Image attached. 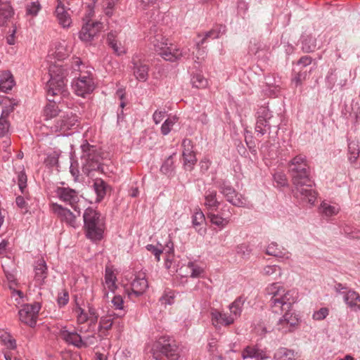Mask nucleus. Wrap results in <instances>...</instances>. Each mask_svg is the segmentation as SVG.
<instances>
[{
  "label": "nucleus",
  "mask_w": 360,
  "mask_h": 360,
  "mask_svg": "<svg viewBox=\"0 0 360 360\" xmlns=\"http://www.w3.org/2000/svg\"><path fill=\"white\" fill-rule=\"evenodd\" d=\"M288 172L293 185L294 197L313 205L316 193L312 188L310 167L305 156L299 155L288 163Z\"/></svg>",
  "instance_id": "obj_1"
},
{
  "label": "nucleus",
  "mask_w": 360,
  "mask_h": 360,
  "mask_svg": "<svg viewBox=\"0 0 360 360\" xmlns=\"http://www.w3.org/2000/svg\"><path fill=\"white\" fill-rule=\"evenodd\" d=\"M49 75L50 79L46 86L49 103L44 110V115L47 120L56 117L60 112L56 104L60 100L56 99L55 97L68 95L66 70L60 66H51L49 69Z\"/></svg>",
  "instance_id": "obj_2"
},
{
  "label": "nucleus",
  "mask_w": 360,
  "mask_h": 360,
  "mask_svg": "<svg viewBox=\"0 0 360 360\" xmlns=\"http://www.w3.org/2000/svg\"><path fill=\"white\" fill-rule=\"evenodd\" d=\"M266 292L271 296L269 305L271 311L276 314L281 313L283 310H289L297 300L296 290H286L278 283L269 285L266 288Z\"/></svg>",
  "instance_id": "obj_3"
},
{
  "label": "nucleus",
  "mask_w": 360,
  "mask_h": 360,
  "mask_svg": "<svg viewBox=\"0 0 360 360\" xmlns=\"http://www.w3.org/2000/svg\"><path fill=\"white\" fill-rule=\"evenodd\" d=\"M151 352L155 360H179L181 356V349L176 340L166 335L153 344Z\"/></svg>",
  "instance_id": "obj_4"
},
{
  "label": "nucleus",
  "mask_w": 360,
  "mask_h": 360,
  "mask_svg": "<svg viewBox=\"0 0 360 360\" xmlns=\"http://www.w3.org/2000/svg\"><path fill=\"white\" fill-rule=\"evenodd\" d=\"M83 220L86 238L94 242L101 240L105 230L101 214L92 207H88L84 212Z\"/></svg>",
  "instance_id": "obj_5"
},
{
  "label": "nucleus",
  "mask_w": 360,
  "mask_h": 360,
  "mask_svg": "<svg viewBox=\"0 0 360 360\" xmlns=\"http://www.w3.org/2000/svg\"><path fill=\"white\" fill-rule=\"evenodd\" d=\"M81 150L80 163L82 172L86 176H89L92 172L98 171L101 167L102 160L98 148L84 140L81 145Z\"/></svg>",
  "instance_id": "obj_6"
},
{
  "label": "nucleus",
  "mask_w": 360,
  "mask_h": 360,
  "mask_svg": "<svg viewBox=\"0 0 360 360\" xmlns=\"http://www.w3.org/2000/svg\"><path fill=\"white\" fill-rule=\"evenodd\" d=\"M280 122L277 117H274L272 112L266 106H260L256 112V124L255 132L258 136H263L268 131L271 134L270 129L272 127L276 128V135L278 134V131Z\"/></svg>",
  "instance_id": "obj_7"
},
{
  "label": "nucleus",
  "mask_w": 360,
  "mask_h": 360,
  "mask_svg": "<svg viewBox=\"0 0 360 360\" xmlns=\"http://www.w3.org/2000/svg\"><path fill=\"white\" fill-rule=\"evenodd\" d=\"M150 43L153 46L154 51L158 52L165 60L174 62L184 56L183 51L179 49L173 47L172 44L168 46L167 39L161 34L150 37Z\"/></svg>",
  "instance_id": "obj_8"
},
{
  "label": "nucleus",
  "mask_w": 360,
  "mask_h": 360,
  "mask_svg": "<svg viewBox=\"0 0 360 360\" xmlns=\"http://www.w3.org/2000/svg\"><path fill=\"white\" fill-rule=\"evenodd\" d=\"M214 184L229 202L236 207L245 206L247 202L245 198L237 193L229 181L225 179H218Z\"/></svg>",
  "instance_id": "obj_9"
},
{
  "label": "nucleus",
  "mask_w": 360,
  "mask_h": 360,
  "mask_svg": "<svg viewBox=\"0 0 360 360\" xmlns=\"http://www.w3.org/2000/svg\"><path fill=\"white\" fill-rule=\"evenodd\" d=\"M41 307V304L37 302L22 305L18 311L20 321L30 327H34Z\"/></svg>",
  "instance_id": "obj_10"
},
{
  "label": "nucleus",
  "mask_w": 360,
  "mask_h": 360,
  "mask_svg": "<svg viewBox=\"0 0 360 360\" xmlns=\"http://www.w3.org/2000/svg\"><path fill=\"white\" fill-rule=\"evenodd\" d=\"M56 194L60 200L70 205L77 215H80L81 209L78 205L79 197L77 191L69 187H58L56 189Z\"/></svg>",
  "instance_id": "obj_11"
},
{
  "label": "nucleus",
  "mask_w": 360,
  "mask_h": 360,
  "mask_svg": "<svg viewBox=\"0 0 360 360\" xmlns=\"http://www.w3.org/2000/svg\"><path fill=\"white\" fill-rule=\"evenodd\" d=\"M289 310H283L285 314L278 320L277 323V329L283 333H291L293 332L298 323H299V318L295 314Z\"/></svg>",
  "instance_id": "obj_12"
},
{
  "label": "nucleus",
  "mask_w": 360,
  "mask_h": 360,
  "mask_svg": "<svg viewBox=\"0 0 360 360\" xmlns=\"http://www.w3.org/2000/svg\"><path fill=\"white\" fill-rule=\"evenodd\" d=\"M103 28L102 23L98 21H88L79 32V38L85 42L91 41Z\"/></svg>",
  "instance_id": "obj_13"
},
{
  "label": "nucleus",
  "mask_w": 360,
  "mask_h": 360,
  "mask_svg": "<svg viewBox=\"0 0 360 360\" xmlns=\"http://www.w3.org/2000/svg\"><path fill=\"white\" fill-rule=\"evenodd\" d=\"M148 288V282L143 272H139L135 275L134 279L131 283V292L127 290L129 297L134 295L138 297L142 295Z\"/></svg>",
  "instance_id": "obj_14"
},
{
  "label": "nucleus",
  "mask_w": 360,
  "mask_h": 360,
  "mask_svg": "<svg viewBox=\"0 0 360 360\" xmlns=\"http://www.w3.org/2000/svg\"><path fill=\"white\" fill-rule=\"evenodd\" d=\"M72 89L75 94L79 96H84L90 94L94 89L93 79L89 77H81L72 82Z\"/></svg>",
  "instance_id": "obj_15"
},
{
  "label": "nucleus",
  "mask_w": 360,
  "mask_h": 360,
  "mask_svg": "<svg viewBox=\"0 0 360 360\" xmlns=\"http://www.w3.org/2000/svg\"><path fill=\"white\" fill-rule=\"evenodd\" d=\"M181 146L183 147L184 165L187 169L191 171L197 162L195 153L193 150L192 141L185 139L183 140Z\"/></svg>",
  "instance_id": "obj_16"
},
{
  "label": "nucleus",
  "mask_w": 360,
  "mask_h": 360,
  "mask_svg": "<svg viewBox=\"0 0 360 360\" xmlns=\"http://www.w3.org/2000/svg\"><path fill=\"white\" fill-rule=\"evenodd\" d=\"M53 212L60 217L62 221H64L69 226L77 228L78 223L77 222V217L70 210L63 207L62 205L53 204Z\"/></svg>",
  "instance_id": "obj_17"
},
{
  "label": "nucleus",
  "mask_w": 360,
  "mask_h": 360,
  "mask_svg": "<svg viewBox=\"0 0 360 360\" xmlns=\"http://www.w3.org/2000/svg\"><path fill=\"white\" fill-rule=\"evenodd\" d=\"M242 357L256 360H264L269 358L266 352L259 345H251L245 347L242 352Z\"/></svg>",
  "instance_id": "obj_18"
},
{
  "label": "nucleus",
  "mask_w": 360,
  "mask_h": 360,
  "mask_svg": "<svg viewBox=\"0 0 360 360\" xmlns=\"http://www.w3.org/2000/svg\"><path fill=\"white\" fill-rule=\"evenodd\" d=\"M212 324L217 328L219 326H229L233 324L235 319L228 313L213 309L211 311Z\"/></svg>",
  "instance_id": "obj_19"
},
{
  "label": "nucleus",
  "mask_w": 360,
  "mask_h": 360,
  "mask_svg": "<svg viewBox=\"0 0 360 360\" xmlns=\"http://www.w3.org/2000/svg\"><path fill=\"white\" fill-rule=\"evenodd\" d=\"M118 32L110 31L107 35V44L117 56L126 53V49L122 43L117 39Z\"/></svg>",
  "instance_id": "obj_20"
},
{
  "label": "nucleus",
  "mask_w": 360,
  "mask_h": 360,
  "mask_svg": "<svg viewBox=\"0 0 360 360\" xmlns=\"http://www.w3.org/2000/svg\"><path fill=\"white\" fill-rule=\"evenodd\" d=\"M14 15V10L8 1L0 0V27L6 26Z\"/></svg>",
  "instance_id": "obj_21"
},
{
  "label": "nucleus",
  "mask_w": 360,
  "mask_h": 360,
  "mask_svg": "<svg viewBox=\"0 0 360 360\" xmlns=\"http://www.w3.org/2000/svg\"><path fill=\"white\" fill-rule=\"evenodd\" d=\"M131 63L133 64L134 75L136 79L140 82H146L148 78V65L136 60L135 57L132 58Z\"/></svg>",
  "instance_id": "obj_22"
},
{
  "label": "nucleus",
  "mask_w": 360,
  "mask_h": 360,
  "mask_svg": "<svg viewBox=\"0 0 360 360\" xmlns=\"http://www.w3.org/2000/svg\"><path fill=\"white\" fill-rule=\"evenodd\" d=\"M60 336L66 342L73 345L77 347L80 348L86 345L82 341L81 335L76 332H70L65 329H62L60 331Z\"/></svg>",
  "instance_id": "obj_23"
},
{
  "label": "nucleus",
  "mask_w": 360,
  "mask_h": 360,
  "mask_svg": "<svg viewBox=\"0 0 360 360\" xmlns=\"http://www.w3.org/2000/svg\"><path fill=\"white\" fill-rule=\"evenodd\" d=\"M34 280L37 285H41L44 283L47 277V266L43 259H38L34 264Z\"/></svg>",
  "instance_id": "obj_24"
},
{
  "label": "nucleus",
  "mask_w": 360,
  "mask_h": 360,
  "mask_svg": "<svg viewBox=\"0 0 360 360\" xmlns=\"http://www.w3.org/2000/svg\"><path fill=\"white\" fill-rule=\"evenodd\" d=\"M344 301L352 310L360 311V295L354 290L343 292Z\"/></svg>",
  "instance_id": "obj_25"
},
{
  "label": "nucleus",
  "mask_w": 360,
  "mask_h": 360,
  "mask_svg": "<svg viewBox=\"0 0 360 360\" xmlns=\"http://www.w3.org/2000/svg\"><path fill=\"white\" fill-rule=\"evenodd\" d=\"M15 85L13 77L10 71H3L0 75V91L8 92Z\"/></svg>",
  "instance_id": "obj_26"
},
{
  "label": "nucleus",
  "mask_w": 360,
  "mask_h": 360,
  "mask_svg": "<svg viewBox=\"0 0 360 360\" xmlns=\"http://www.w3.org/2000/svg\"><path fill=\"white\" fill-rule=\"evenodd\" d=\"M56 17L60 25L63 27H68L71 24V18L66 11L64 5L60 1L56 8Z\"/></svg>",
  "instance_id": "obj_27"
},
{
  "label": "nucleus",
  "mask_w": 360,
  "mask_h": 360,
  "mask_svg": "<svg viewBox=\"0 0 360 360\" xmlns=\"http://www.w3.org/2000/svg\"><path fill=\"white\" fill-rule=\"evenodd\" d=\"M266 254L283 259L290 258V253L283 248L278 246L276 243H271L266 248Z\"/></svg>",
  "instance_id": "obj_28"
},
{
  "label": "nucleus",
  "mask_w": 360,
  "mask_h": 360,
  "mask_svg": "<svg viewBox=\"0 0 360 360\" xmlns=\"http://www.w3.org/2000/svg\"><path fill=\"white\" fill-rule=\"evenodd\" d=\"M298 354L294 349L286 347H280L274 353L275 360H296Z\"/></svg>",
  "instance_id": "obj_29"
},
{
  "label": "nucleus",
  "mask_w": 360,
  "mask_h": 360,
  "mask_svg": "<svg viewBox=\"0 0 360 360\" xmlns=\"http://www.w3.org/2000/svg\"><path fill=\"white\" fill-rule=\"evenodd\" d=\"M93 187L96 194V202L101 201L106 195L110 186L101 179L94 180Z\"/></svg>",
  "instance_id": "obj_30"
},
{
  "label": "nucleus",
  "mask_w": 360,
  "mask_h": 360,
  "mask_svg": "<svg viewBox=\"0 0 360 360\" xmlns=\"http://www.w3.org/2000/svg\"><path fill=\"white\" fill-rule=\"evenodd\" d=\"M205 205L211 210H217L220 205L217 198V191L213 189L205 191Z\"/></svg>",
  "instance_id": "obj_31"
},
{
  "label": "nucleus",
  "mask_w": 360,
  "mask_h": 360,
  "mask_svg": "<svg viewBox=\"0 0 360 360\" xmlns=\"http://www.w3.org/2000/svg\"><path fill=\"white\" fill-rule=\"evenodd\" d=\"M245 302V299L240 296L229 305L230 315L235 320L240 317Z\"/></svg>",
  "instance_id": "obj_32"
},
{
  "label": "nucleus",
  "mask_w": 360,
  "mask_h": 360,
  "mask_svg": "<svg viewBox=\"0 0 360 360\" xmlns=\"http://www.w3.org/2000/svg\"><path fill=\"white\" fill-rule=\"evenodd\" d=\"M17 104L18 103L14 99H10L8 97L4 98L0 101V105L2 107L1 115L8 119Z\"/></svg>",
  "instance_id": "obj_33"
},
{
  "label": "nucleus",
  "mask_w": 360,
  "mask_h": 360,
  "mask_svg": "<svg viewBox=\"0 0 360 360\" xmlns=\"http://www.w3.org/2000/svg\"><path fill=\"white\" fill-rule=\"evenodd\" d=\"M230 214H231L230 213ZM230 216L231 215L223 217L219 214L209 213L207 214L210 222L220 229H224L229 223Z\"/></svg>",
  "instance_id": "obj_34"
},
{
  "label": "nucleus",
  "mask_w": 360,
  "mask_h": 360,
  "mask_svg": "<svg viewBox=\"0 0 360 360\" xmlns=\"http://www.w3.org/2000/svg\"><path fill=\"white\" fill-rule=\"evenodd\" d=\"M60 122V127L61 129H69L71 127L77 125L78 118L76 115L70 112L64 115Z\"/></svg>",
  "instance_id": "obj_35"
},
{
  "label": "nucleus",
  "mask_w": 360,
  "mask_h": 360,
  "mask_svg": "<svg viewBox=\"0 0 360 360\" xmlns=\"http://www.w3.org/2000/svg\"><path fill=\"white\" fill-rule=\"evenodd\" d=\"M360 153L358 141H349L348 142V160L351 163H354L359 158Z\"/></svg>",
  "instance_id": "obj_36"
},
{
  "label": "nucleus",
  "mask_w": 360,
  "mask_h": 360,
  "mask_svg": "<svg viewBox=\"0 0 360 360\" xmlns=\"http://www.w3.org/2000/svg\"><path fill=\"white\" fill-rule=\"evenodd\" d=\"M316 48V39L311 35H307L302 41V49L305 53L313 52Z\"/></svg>",
  "instance_id": "obj_37"
},
{
  "label": "nucleus",
  "mask_w": 360,
  "mask_h": 360,
  "mask_svg": "<svg viewBox=\"0 0 360 360\" xmlns=\"http://www.w3.org/2000/svg\"><path fill=\"white\" fill-rule=\"evenodd\" d=\"M176 153L169 155L163 162L160 167V171L165 174H170L174 169L173 156Z\"/></svg>",
  "instance_id": "obj_38"
},
{
  "label": "nucleus",
  "mask_w": 360,
  "mask_h": 360,
  "mask_svg": "<svg viewBox=\"0 0 360 360\" xmlns=\"http://www.w3.org/2000/svg\"><path fill=\"white\" fill-rule=\"evenodd\" d=\"M191 84L193 87L200 89L205 88L207 86V80L203 75L200 74H195L191 78Z\"/></svg>",
  "instance_id": "obj_39"
},
{
  "label": "nucleus",
  "mask_w": 360,
  "mask_h": 360,
  "mask_svg": "<svg viewBox=\"0 0 360 360\" xmlns=\"http://www.w3.org/2000/svg\"><path fill=\"white\" fill-rule=\"evenodd\" d=\"M176 121L177 118L175 116L168 117L162 124L161 133L165 136L167 135Z\"/></svg>",
  "instance_id": "obj_40"
},
{
  "label": "nucleus",
  "mask_w": 360,
  "mask_h": 360,
  "mask_svg": "<svg viewBox=\"0 0 360 360\" xmlns=\"http://www.w3.org/2000/svg\"><path fill=\"white\" fill-rule=\"evenodd\" d=\"M262 274L264 276H272L274 274H278V277H281L282 274L281 269L277 265L266 266L264 267Z\"/></svg>",
  "instance_id": "obj_41"
},
{
  "label": "nucleus",
  "mask_w": 360,
  "mask_h": 360,
  "mask_svg": "<svg viewBox=\"0 0 360 360\" xmlns=\"http://www.w3.org/2000/svg\"><path fill=\"white\" fill-rule=\"evenodd\" d=\"M41 9V5L39 1H33L26 6V13L27 15L35 16Z\"/></svg>",
  "instance_id": "obj_42"
},
{
  "label": "nucleus",
  "mask_w": 360,
  "mask_h": 360,
  "mask_svg": "<svg viewBox=\"0 0 360 360\" xmlns=\"http://www.w3.org/2000/svg\"><path fill=\"white\" fill-rule=\"evenodd\" d=\"M320 210L327 217L336 214L338 212V208H336L334 206L330 205L326 202L321 204Z\"/></svg>",
  "instance_id": "obj_43"
},
{
  "label": "nucleus",
  "mask_w": 360,
  "mask_h": 360,
  "mask_svg": "<svg viewBox=\"0 0 360 360\" xmlns=\"http://www.w3.org/2000/svg\"><path fill=\"white\" fill-rule=\"evenodd\" d=\"M27 175L24 170H22L18 175V184L22 193H25L27 187Z\"/></svg>",
  "instance_id": "obj_44"
},
{
  "label": "nucleus",
  "mask_w": 360,
  "mask_h": 360,
  "mask_svg": "<svg viewBox=\"0 0 360 360\" xmlns=\"http://www.w3.org/2000/svg\"><path fill=\"white\" fill-rule=\"evenodd\" d=\"M174 295L172 291H165L164 294L160 298V302L162 304L170 305L173 303Z\"/></svg>",
  "instance_id": "obj_45"
},
{
  "label": "nucleus",
  "mask_w": 360,
  "mask_h": 360,
  "mask_svg": "<svg viewBox=\"0 0 360 360\" xmlns=\"http://www.w3.org/2000/svg\"><path fill=\"white\" fill-rule=\"evenodd\" d=\"M205 221V215L202 212H196L192 217L193 226L195 228L200 226Z\"/></svg>",
  "instance_id": "obj_46"
},
{
  "label": "nucleus",
  "mask_w": 360,
  "mask_h": 360,
  "mask_svg": "<svg viewBox=\"0 0 360 360\" xmlns=\"http://www.w3.org/2000/svg\"><path fill=\"white\" fill-rule=\"evenodd\" d=\"M274 179L278 186L285 187L288 186V180L285 174L281 172L276 173Z\"/></svg>",
  "instance_id": "obj_47"
},
{
  "label": "nucleus",
  "mask_w": 360,
  "mask_h": 360,
  "mask_svg": "<svg viewBox=\"0 0 360 360\" xmlns=\"http://www.w3.org/2000/svg\"><path fill=\"white\" fill-rule=\"evenodd\" d=\"M69 301V293L67 290L60 292L57 297V303L60 307L65 306Z\"/></svg>",
  "instance_id": "obj_48"
},
{
  "label": "nucleus",
  "mask_w": 360,
  "mask_h": 360,
  "mask_svg": "<svg viewBox=\"0 0 360 360\" xmlns=\"http://www.w3.org/2000/svg\"><path fill=\"white\" fill-rule=\"evenodd\" d=\"M219 36V32H217L216 30H212L206 32L205 36L203 37V38L200 41L197 42V46L199 47L200 46H201L204 43H205L207 39L210 38V39H214L218 38Z\"/></svg>",
  "instance_id": "obj_49"
},
{
  "label": "nucleus",
  "mask_w": 360,
  "mask_h": 360,
  "mask_svg": "<svg viewBox=\"0 0 360 360\" xmlns=\"http://www.w3.org/2000/svg\"><path fill=\"white\" fill-rule=\"evenodd\" d=\"M188 267L191 269V276L192 278H198L203 273V269L193 262H188Z\"/></svg>",
  "instance_id": "obj_50"
},
{
  "label": "nucleus",
  "mask_w": 360,
  "mask_h": 360,
  "mask_svg": "<svg viewBox=\"0 0 360 360\" xmlns=\"http://www.w3.org/2000/svg\"><path fill=\"white\" fill-rule=\"evenodd\" d=\"M75 311L77 313V321L79 323H84L89 320L88 314L79 306L76 307Z\"/></svg>",
  "instance_id": "obj_51"
},
{
  "label": "nucleus",
  "mask_w": 360,
  "mask_h": 360,
  "mask_svg": "<svg viewBox=\"0 0 360 360\" xmlns=\"http://www.w3.org/2000/svg\"><path fill=\"white\" fill-rule=\"evenodd\" d=\"M10 124L8 119L1 116L0 117V137L4 136L9 129Z\"/></svg>",
  "instance_id": "obj_52"
},
{
  "label": "nucleus",
  "mask_w": 360,
  "mask_h": 360,
  "mask_svg": "<svg viewBox=\"0 0 360 360\" xmlns=\"http://www.w3.org/2000/svg\"><path fill=\"white\" fill-rule=\"evenodd\" d=\"M236 253L242 257H248L250 254V250L245 244L238 245L236 248Z\"/></svg>",
  "instance_id": "obj_53"
},
{
  "label": "nucleus",
  "mask_w": 360,
  "mask_h": 360,
  "mask_svg": "<svg viewBox=\"0 0 360 360\" xmlns=\"http://www.w3.org/2000/svg\"><path fill=\"white\" fill-rule=\"evenodd\" d=\"M328 308L323 307L313 314V319L316 321L323 320L328 315Z\"/></svg>",
  "instance_id": "obj_54"
},
{
  "label": "nucleus",
  "mask_w": 360,
  "mask_h": 360,
  "mask_svg": "<svg viewBox=\"0 0 360 360\" xmlns=\"http://www.w3.org/2000/svg\"><path fill=\"white\" fill-rule=\"evenodd\" d=\"M45 163L50 167H58V156L57 154L53 153L49 155L45 160Z\"/></svg>",
  "instance_id": "obj_55"
},
{
  "label": "nucleus",
  "mask_w": 360,
  "mask_h": 360,
  "mask_svg": "<svg viewBox=\"0 0 360 360\" xmlns=\"http://www.w3.org/2000/svg\"><path fill=\"white\" fill-rule=\"evenodd\" d=\"M112 325V321L110 318L102 317L99 322V330L103 329L108 330L111 328Z\"/></svg>",
  "instance_id": "obj_56"
},
{
  "label": "nucleus",
  "mask_w": 360,
  "mask_h": 360,
  "mask_svg": "<svg viewBox=\"0 0 360 360\" xmlns=\"http://www.w3.org/2000/svg\"><path fill=\"white\" fill-rule=\"evenodd\" d=\"M146 250L151 252L155 257L157 261H160V255L163 252L162 248H158L153 245L148 244L146 247Z\"/></svg>",
  "instance_id": "obj_57"
},
{
  "label": "nucleus",
  "mask_w": 360,
  "mask_h": 360,
  "mask_svg": "<svg viewBox=\"0 0 360 360\" xmlns=\"http://www.w3.org/2000/svg\"><path fill=\"white\" fill-rule=\"evenodd\" d=\"M115 278H114L112 273H108L106 271L105 276V283L108 285V287L110 290H113L115 287Z\"/></svg>",
  "instance_id": "obj_58"
},
{
  "label": "nucleus",
  "mask_w": 360,
  "mask_h": 360,
  "mask_svg": "<svg viewBox=\"0 0 360 360\" xmlns=\"http://www.w3.org/2000/svg\"><path fill=\"white\" fill-rule=\"evenodd\" d=\"M165 114H166L165 110H155L153 115V119L154 122L156 124L160 123V122L165 117Z\"/></svg>",
  "instance_id": "obj_59"
},
{
  "label": "nucleus",
  "mask_w": 360,
  "mask_h": 360,
  "mask_svg": "<svg viewBox=\"0 0 360 360\" xmlns=\"http://www.w3.org/2000/svg\"><path fill=\"white\" fill-rule=\"evenodd\" d=\"M112 303L113 306L117 309H123V299L120 295H115L112 300Z\"/></svg>",
  "instance_id": "obj_60"
},
{
  "label": "nucleus",
  "mask_w": 360,
  "mask_h": 360,
  "mask_svg": "<svg viewBox=\"0 0 360 360\" xmlns=\"http://www.w3.org/2000/svg\"><path fill=\"white\" fill-rule=\"evenodd\" d=\"M210 165H211V161L208 158H205L202 160H201L200 162V167L201 171L202 172H207L208 170V169L210 168Z\"/></svg>",
  "instance_id": "obj_61"
},
{
  "label": "nucleus",
  "mask_w": 360,
  "mask_h": 360,
  "mask_svg": "<svg viewBox=\"0 0 360 360\" xmlns=\"http://www.w3.org/2000/svg\"><path fill=\"white\" fill-rule=\"evenodd\" d=\"M312 62V58L310 56H304L300 58L297 61V65H302L303 67H306L310 65Z\"/></svg>",
  "instance_id": "obj_62"
},
{
  "label": "nucleus",
  "mask_w": 360,
  "mask_h": 360,
  "mask_svg": "<svg viewBox=\"0 0 360 360\" xmlns=\"http://www.w3.org/2000/svg\"><path fill=\"white\" fill-rule=\"evenodd\" d=\"M163 250V252L165 251L167 254L173 255L174 253V244L173 242L171 240H169L165 247L162 248Z\"/></svg>",
  "instance_id": "obj_63"
},
{
  "label": "nucleus",
  "mask_w": 360,
  "mask_h": 360,
  "mask_svg": "<svg viewBox=\"0 0 360 360\" xmlns=\"http://www.w3.org/2000/svg\"><path fill=\"white\" fill-rule=\"evenodd\" d=\"M15 202L18 207L20 209H27V203L26 202L24 197L22 196H18L15 199Z\"/></svg>",
  "instance_id": "obj_64"
}]
</instances>
